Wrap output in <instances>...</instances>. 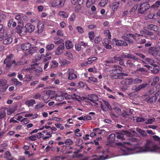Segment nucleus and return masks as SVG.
I'll return each mask as SVG.
<instances>
[{
    "label": "nucleus",
    "mask_w": 160,
    "mask_h": 160,
    "mask_svg": "<svg viewBox=\"0 0 160 160\" xmlns=\"http://www.w3.org/2000/svg\"><path fill=\"white\" fill-rule=\"evenodd\" d=\"M152 142L151 140H147L144 147L141 148L142 152H156L160 149V147L157 145H153Z\"/></svg>",
    "instance_id": "f257e3e1"
},
{
    "label": "nucleus",
    "mask_w": 160,
    "mask_h": 160,
    "mask_svg": "<svg viewBox=\"0 0 160 160\" xmlns=\"http://www.w3.org/2000/svg\"><path fill=\"white\" fill-rule=\"evenodd\" d=\"M13 56V54H10L7 56L3 62L4 64H6L5 68L6 69L8 70L10 69L12 65L15 63V60H12Z\"/></svg>",
    "instance_id": "f03ea898"
},
{
    "label": "nucleus",
    "mask_w": 160,
    "mask_h": 160,
    "mask_svg": "<svg viewBox=\"0 0 160 160\" xmlns=\"http://www.w3.org/2000/svg\"><path fill=\"white\" fill-rule=\"evenodd\" d=\"M116 145L118 146H121L122 147L121 150L122 151V153H123L124 155H128V153H129V152L131 150L130 148H127L125 146V145H130V143L128 142H124L123 143L120 142H117L116 143Z\"/></svg>",
    "instance_id": "7ed1b4c3"
},
{
    "label": "nucleus",
    "mask_w": 160,
    "mask_h": 160,
    "mask_svg": "<svg viewBox=\"0 0 160 160\" xmlns=\"http://www.w3.org/2000/svg\"><path fill=\"white\" fill-rule=\"evenodd\" d=\"M150 8L149 4L147 2L142 3L140 4L138 9V12L143 14L145 13Z\"/></svg>",
    "instance_id": "20e7f679"
},
{
    "label": "nucleus",
    "mask_w": 160,
    "mask_h": 160,
    "mask_svg": "<svg viewBox=\"0 0 160 160\" xmlns=\"http://www.w3.org/2000/svg\"><path fill=\"white\" fill-rule=\"evenodd\" d=\"M8 87L7 82L5 79H1L0 80V92H4L7 89Z\"/></svg>",
    "instance_id": "39448f33"
},
{
    "label": "nucleus",
    "mask_w": 160,
    "mask_h": 160,
    "mask_svg": "<svg viewBox=\"0 0 160 160\" xmlns=\"http://www.w3.org/2000/svg\"><path fill=\"white\" fill-rule=\"evenodd\" d=\"M86 101L87 100H89L91 102L94 103L96 105H97L98 104V102H96L98 100V97L96 94H89L88 96V97H86ZM97 107V106H96Z\"/></svg>",
    "instance_id": "423d86ee"
},
{
    "label": "nucleus",
    "mask_w": 160,
    "mask_h": 160,
    "mask_svg": "<svg viewBox=\"0 0 160 160\" xmlns=\"http://www.w3.org/2000/svg\"><path fill=\"white\" fill-rule=\"evenodd\" d=\"M16 31L22 36L26 35L27 33V30L25 27H22L20 25H18L17 27Z\"/></svg>",
    "instance_id": "0eeeda50"
},
{
    "label": "nucleus",
    "mask_w": 160,
    "mask_h": 160,
    "mask_svg": "<svg viewBox=\"0 0 160 160\" xmlns=\"http://www.w3.org/2000/svg\"><path fill=\"white\" fill-rule=\"evenodd\" d=\"M121 83L124 86L128 87V86L133 83L132 78H127L121 82Z\"/></svg>",
    "instance_id": "6e6552de"
},
{
    "label": "nucleus",
    "mask_w": 160,
    "mask_h": 160,
    "mask_svg": "<svg viewBox=\"0 0 160 160\" xmlns=\"http://www.w3.org/2000/svg\"><path fill=\"white\" fill-rule=\"evenodd\" d=\"M112 43L113 44L118 46H127L128 44L126 42L122 40H118L116 38L112 39Z\"/></svg>",
    "instance_id": "1a4fd4ad"
},
{
    "label": "nucleus",
    "mask_w": 160,
    "mask_h": 160,
    "mask_svg": "<svg viewBox=\"0 0 160 160\" xmlns=\"http://www.w3.org/2000/svg\"><path fill=\"white\" fill-rule=\"evenodd\" d=\"M25 27L27 30V32H28L29 33L32 32L35 29V26L30 23L26 24Z\"/></svg>",
    "instance_id": "9d476101"
},
{
    "label": "nucleus",
    "mask_w": 160,
    "mask_h": 160,
    "mask_svg": "<svg viewBox=\"0 0 160 160\" xmlns=\"http://www.w3.org/2000/svg\"><path fill=\"white\" fill-rule=\"evenodd\" d=\"M67 72L69 75L68 79L70 80H72L77 78V75L74 73V70L72 69H69Z\"/></svg>",
    "instance_id": "9b49d317"
},
{
    "label": "nucleus",
    "mask_w": 160,
    "mask_h": 160,
    "mask_svg": "<svg viewBox=\"0 0 160 160\" xmlns=\"http://www.w3.org/2000/svg\"><path fill=\"white\" fill-rule=\"evenodd\" d=\"M64 45V43H62L58 47L55 52L56 55H59L62 53L65 48Z\"/></svg>",
    "instance_id": "f8f14e48"
},
{
    "label": "nucleus",
    "mask_w": 160,
    "mask_h": 160,
    "mask_svg": "<svg viewBox=\"0 0 160 160\" xmlns=\"http://www.w3.org/2000/svg\"><path fill=\"white\" fill-rule=\"evenodd\" d=\"M148 85L147 83H142L137 86L133 87H132V89L135 92H137L139 91L142 89L145 88Z\"/></svg>",
    "instance_id": "ddd939ff"
},
{
    "label": "nucleus",
    "mask_w": 160,
    "mask_h": 160,
    "mask_svg": "<svg viewBox=\"0 0 160 160\" xmlns=\"http://www.w3.org/2000/svg\"><path fill=\"white\" fill-rule=\"evenodd\" d=\"M123 76H127V75L123 73H119V74L118 75H117L116 74L111 75L110 77L111 78L113 79H120L122 78H123Z\"/></svg>",
    "instance_id": "4468645a"
},
{
    "label": "nucleus",
    "mask_w": 160,
    "mask_h": 160,
    "mask_svg": "<svg viewBox=\"0 0 160 160\" xmlns=\"http://www.w3.org/2000/svg\"><path fill=\"white\" fill-rule=\"evenodd\" d=\"M98 104L101 106V108L103 110H104V109L103 108V105L106 106H107L108 108L109 109H110L112 108L108 102L105 101H102V102L99 101Z\"/></svg>",
    "instance_id": "2eb2a0df"
},
{
    "label": "nucleus",
    "mask_w": 160,
    "mask_h": 160,
    "mask_svg": "<svg viewBox=\"0 0 160 160\" xmlns=\"http://www.w3.org/2000/svg\"><path fill=\"white\" fill-rule=\"evenodd\" d=\"M117 111L118 112H117L118 113H121V116L124 117H126L127 116L129 115V114H132V111Z\"/></svg>",
    "instance_id": "dca6fc26"
},
{
    "label": "nucleus",
    "mask_w": 160,
    "mask_h": 160,
    "mask_svg": "<svg viewBox=\"0 0 160 160\" xmlns=\"http://www.w3.org/2000/svg\"><path fill=\"white\" fill-rule=\"evenodd\" d=\"M21 48L23 50H27L29 49L31 47V44L28 42L23 43L21 45Z\"/></svg>",
    "instance_id": "f3484780"
},
{
    "label": "nucleus",
    "mask_w": 160,
    "mask_h": 160,
    "mask_svg": "<svg viewBox=\"0 0 160 160\" xmlns=\"http://www.w3.org/2000/svg\"><path fill=\"white\" fill-rule=\"evenodd\" d=\"M109 41L107 38H104L103 42H102L103 45L107 49H111L112 48L111 46L109 44Z\"/></svg>",
    "instance_id": "a211bd4d"
},
{
    "label": "nucleus",
    "mask_w": 160,
    "mask_h": 160,
    "mask_svg": "<svg viewBox=\"0 0 160 160\" xmlns=\"http://www.w3.org/2000/svg\"><path fill=\"white\" fill-rule=\"evenodd\" d=\"M122 69H114L111 70L109 71V72L111 75L113 74H119L121 73L122 72Z\"/></svg>",
    "instance_id": "6ab92c4d"
},
{
    "label": "nucleus",
    "mask_w": 160,
    "mask_h": 160,
    "mask_svg": "<svg viewBox=\"0 0 160 160\" xmlns=\"http://www.w3.org/2000/svg\"><path fill=\"white\" fill-rule=\"evenodd\" d=\"M147 28L148 29L154 31H157V30H158L159 28L158 26L152 24H150L148 25Z\"/></svg>",
    "instance_id": "aec40b11"
},
{
    "label": "nucleus",
    "mask_w": 160,
    "mask_h": 160,
    "mask_svg": "<svg viewBox=\"0 0 160 160\" xmlns=\"http://www.w3.org/2000/svg\"><path fill=\"white\" fill-rule=\"evenodd\" d=\"M153 66V68L151 70V72L153 74H156L159 72L160 68L156 64H154Z\"/></svg>",
    "instance_id": "412c9836"
},
{
    "label": "nucleus",
    "mask_w": 160,
    "mask_h": 160,
    "mask_svg": "<svg viewBox=\"0 0 160 160\" xmlns=\"http://www.w3.org/2000/svg\"><path fill=\"white\" fill-rule=\"evenodd\" d=\"M73 95L75 97V99L78 101L80 102H87L86 101V97H81L80 96L75 95V94H74Z\"/></svg>",
    "instance_id": "4be33fe9"
},
{
    "label": "nucleus",
    "mask_w": 160,
    "mask_h": 160,
    "mask_svg": "<svg viewBox=\"0 0 160 160\" xmlns=\"http://www.w3.org/2000/svg\"><path fill=\"white\" fill-rule=\"evenodd\" d=\"M157 99V97L153 96L147 98L146 100L148 103H152L155 102Z\"/></svg>",
    "instance_id": "5701e85b"
},
{
    "label": "nucleus",
    "mask_w": 160,
    "mask_h": 160,
    "mask_svg": "<svg viewBox=\"0 0 160 160\" xmlns=\"http://www.w3.org/2000/svg\"><path fill=\"white\" fill-rule=\"evenodd\" d=\"M65 46L66 48L67 49H70L73 47L72 42L69 40H67L65 42Z\"/></svg>",
    "instance_id": "b1692460"
},
{
    "label": "nucleus",
    "mask_w": 160,
    "mask_h": 160,
    "mask_svg": "<svg viewBox=\"0 0 160 160\" xmlns=\"http://www.w3.org/2000/svg\"><path fill=\"white\" fill-rule=\"evenodd\" d=\"M11 82L15 86H22V83L18 81L16 78H13L11 80Z\"/></svg>",
    "instance_id": "393cba45"
},
{
    "label": "nucleus",
    "mask_w": 160,
    "mask_h": 160,
    "mask_svg": "<svg viewBox=\"0 0 160 160\" xmlns=\"http://www.w3.org/2000/svg\"><path fill=\"white\" fill-rule=\"evenodd\" d=\"M35 100L31 99L30 100H28L25 102V103L29 107H32L34 104H35Z\"/></svg>",
    "instance_id": "a878e982"
},
{
    "label": "nucleus",
    "mask_w": 160,
    "mask_h": 160,
    "mask_svg": "<svg viewBox=\"0 0 160 160\" xmlns=\"http://www.w3.org/2000/svg\"><path fill=\"white\" fill-rule=\"evenodd\" d=\"M12 41V38L11 37L6 38L4 39L3 43L4 44H8Z\"/></svg>",
    "instance_id": "bb28decb"
},
{
    "label": "nucleus",
    "mask_w": 160,
    "mask_h": 160,
    "mask_svg": "<svg viewBox=\"0 0 160 160\" xmlns=\"http://www.w3.org/2000/svg\"><path fill=\"white\" fill-rule=\"evenodd\" d=\"M67 94V93H64L62 94L61 95H56L55 99L57 101H61L62 100L64 99V97Z\"/></svg>",
    "instance_id": "cd10ccee"
},
{
    "label": "nucleus",
    "mask_w": 160,
    "mask_h": 160,
    "mask_svg": "<svg viewBox=\"0 0 160 160\" xmlns=\"http://www.w3.org/2000/svg\"><path fill=\"white\" fill-rule=\"evenodd\" d=\"M115 135L114 134L111 133L109 135V138H108V141L109 142V143H112L115 139Z\"/></svg>",
    "instance_id": "c85d7f7f"
},
{
    "label": "nucleus",
    "mask_w": 160,
    "mask_h": 160,
    "mask_svg": "<svg viewBox=\"0 0 160 160\" xmlns=\"http://www.w3.org/2000/svg\"><path fill=\"white\" fill-rule=\"evenodd\" d=\"M120 2H116L112 3V8L113 11H116L119 6Z\"/></svg>",
    "instance_id": "c756f323"
},
{
    "label": "nucleus",
    "mask_w": 160,
    "mask_h": 160,
    "mask_svg": "<svg viewBox=\"0 0 160 160\" xmlns=\"http://www.w3.org/2000/svg\"><path fill=\"white\" fill-rule=\"evenodd\" d=\"M44 25L43 24L39 23L38 26V33H41L43 31Z\"/></svg>",
    "instance_id": "7c9ffc66"
},
{
    "label": "nucleus",
    "mask_w": 160,
    "mask_h": 160,
    "mask_svg": "<svg viewBox=\"0 0 160 160\" xmlns=\"http://www.w3.org/2000/svg\"><path fill=\"white\" fill-rule=\"evenodd\" d=\"M58 15L59 16H62L63 18H67L68 16V15L67 13L62 11L59 12Z\"/></svg>",
    "instance_id": "2f4dec72"
},
{
    "label": "nucleus",
    "mask_w": 160,
    "mask_h": 160,
    "mask_svg": "<svg viewBox=\"0 0 160 160\" xmlns=\"http://www.w3.org/2000/svg\"><path fill=\"white\" fill-rule=\"evenodd\" d=\"M58 0H53L50 2V4L52 7H55L59 5V3H58Z\"/></svg>",
    "instance_id": "473e14b6"
},
{
    "label": "nucleus",
    "mask_w": 160,
    "mask_h": 160,
    "mask_svg": "<svg viewBox=\"0 0 160 160\" xmlns=\"http://www.w3.org/2000/svg\"><path fill=\"white\" fill-rule=\"evenodd\" d=\"M83 1L84 0H72L71 2L73 5H76L77 3L78 4L81 5Z\"/></svg>",
    "instance_id": "72a5a7b5"
},
{
    "label": "nucleus",
    "mask_w": 160,
    "mask_h": 160,
    "mask_svg": "<svg viewBox=\"0 0 160 160\" xmlns=\"http://www.w3.org/2000/svg\"><path fill=\"white\" fill-rule=\"evenodd\" d=\"M145 61L148 62L149 64L152 66L154 65L155 62L153 60L149 58H147L145 59Z\"/></svg>",
    "instance_id": "f704fd0d"
},
{
    "label": "nucleus",
    "mask_w": 160,
    "mask_h": 160,
    "mask_svg": "<svg viewBox=\"0 0 160 160\" xmlns=\"http://www.w3.org/2000/svg\"><path fill=\"white\" fill-rule=\"evenodd\" d=\"M95 2V0H87L86 3L87 7L88 8L90 7Z\"/></svg>",
    "instance_id": "c9c22d12"
},
{
    "label": "nucleus",
    "mask_w": 160,
    "mask_h": 160,
    "mask_svg": "<svg viewBox=\"0 0 160 160\" xmlns=\"http://www.w3.org/2000/svg\"><path fill=\"white\" fill-rule=\"evenodd\" d=\"M38 49V48L37 47H33L29 50L28 52L30 54H33L37 51Z\"/></svg>",
    "instance_id": "e433bc0d"
},
{
    "label": "nucleus",
    "mask_w": 160,
    "mask_h": 160,
    "mask_svg": "<svg viewBox=\"0 0 160 160\" xmlns=\"http://www.w3.org/2000/svg\"><path fill=\"white\" fill-rule=\"evenodd\" d=\"M59 63L61 64L62 66H64L68 65L70 63V62L67 60L63 59L60 60L59 62Z\"/></svg>",
    "instance_id": "4c0bfd02"
},
{
    "label": "nucleus",
    "mask_w": 160,
    "mask_h": 160,
    "mask_svg": "<svg viewBox=\"0 0 160 160\" xmlns=\"http://www.w3.org/2000/svg\"><path fill=\"white\" fill-rule=\"evenodd\" d=\"M137 69L136 70V71L137 72H145V70L144 68H143L142 67H141V64H138L137 65Z\"/></svg>",
    "instance_id": "58836bf2"
},
{
    "label": "nucleus",
    "mask_w": 160,
    "mask_h": 160,
    "mask_svg": "<svg viewBox=\"0 0 160 160\" xmlns=\"http://www.w3.org/2000/svg\"><path fill=\"white\" fill-rule=\"evenodd\" d=\"M108 2V0H101L99 5L101 7H104L107 4Z\"/></svg>",
    "instance_id": "ea45409f"
},
{
    "label": "nucleus",
    "mask_w": 160,
    "mask_h": 160,
    "mask_svg": "<svg viewBox=\"0 0 160 160\" xmlns=\"http://www.w3.org/2000/svg\"><path fill=\"white\" fill-rule=\"evenodd\" d=\"M136 42L138 44H143L146 42V40L145 39L138 38L136 40Z\"/></svg>",
    "instance_id": "a19ab883"
},
{
    "label": "nucleus",
    "mask_w": 160,
    "mask_h": 160,
    "mask_svg": "<svg viewBox=\"0 0 160 160\" xmlns=\"http://www.w3.org/2000/svg\"><path fill=\"white\" fill-rule=\"evenodd\" d=\"M134 61L132 60H128L127 62V63L129 67H132L134 66Z\"/></svg>",
    "instance_id": "79ce46f5"
},
{
    "label": "nucleus",
    "mask_w": 160,
    "mask_h": 160,
    "mask_svg": "<svg viewBox=\"0 0 160 160\" xmlns=\"http://www.w3.org/2000/svg\"><path fill=\"white\" fill-rule=\"evenodd\" d=\"M133 84H139L142 82V80L138 78L133 79L132 78Z\"/></svg>",
    "instance_id": "37998d69"
},
{
    "label": "nucleus",
    "mask_w": 160,
    "mask_h": 160,
    "mask_svg": "<svg viewBox=\"0 0 160 160\" xmlns=\"http://www.w3.org/2000/svg\"><path fill=\"white\" fill-rule=\"evenodd\" d=\"M104 34L106 37H108L110 39H111V35L109 30H105L104 32Z\"/></svg>",
    "instance_id": "c03bdc74"
},
{
    "label": "nucleus",
    "mask_w": 160,
    "mask_h": 160,
    "mask_svg": "<svg viewBox=\"0 0 160 160\" xmlns=\"http://www.w3.org/2000/svg\"><path fill=\"white\" fill-rule=\"evenodd\" d=\"M41 138L35 136V135H33L28 137V139L31 141H35L37 140V138Z\"/></svg>",
    "instance_id": "a18cd8bd"
},
{
    "label": "nucleus",
    "mask_w": 160,
    "mask_h": 160,
    "mask_svg": "<svg viewBox=\"0 0 160 160\" xmlns=\"http://www.w3.org/2000/svg\"><path fill=\"white\" fill-rule=\"evenodd\" d=\"M76 19V16L75 14L73 13L71 14L68 19V21L73 22Z\"/></svg>",
    "instance_id": "49530a36"
},
{
    "label": "nucleus",
    "mask_w": 160,
    "mask_h": 160,
    "mask_svg": "<svg viewBox=\"0 0 160 160\" xmlns=\"http://www.w3.org/2000/svg\"><path fill=\"white\" fill-rule=\"evenodd\" d=\"M93 131L95 132H92L97 134L98 135H100L102 134V130H101L99 128H95L93 129Z\"/></svg>",
    "instance_id": "de8ad7c7"
},
{
    "label": "nucleus",
    "mask_w": 160,
    "mask_h": 160,
    "mask_svg": "<svg viewBox=\"0 0 160 160\" xmlns=\"http://www.w3.org/2000/svg\"><path fill=\"white\" fill-rule=\"evenodd\" d=\"M113 59L115 61L116 60L119 61L122 60H123V59L122 58L121 55L120 56L118 55L115 56L113 57Z\"/></svg>",
    "instance_id": "09e8293b"
},
{
    "label": "nucleus",
    "mask_w": 160,
    "mask_h": 160,
    "mask_svg": "<svg viewBox=\"0 0 160 160\" xmlns=\"http://www.w3.org/2000/svg\"><path fill=\"white\" fill-rule=\"evenodd\" d=\"M159 78L158 77H156L154 78L153 80V82L151 83V85L154 86L156 85V83L159 82Z\"/></svg>",
    "instance_id": "8fccbe9b"
},
{
    "label": "nucleus",
    "mask_w": 160,
    "mask_h": 160,
    "mask_svg": "<svg viewBox=\"0 0 160 160\" xmlns=\"http://www.w3.org/2000/svg\"><path fill=\"white\" fill-rule=\"evenodd\" d=\"M64 142H65V144L66 145H71L73 144V142L70 139H66Z\"/></svg>",
    "instance_id": "3c124183"
},
{
    "label": "nucleus",
    "mask_w": 160,
    "mask_h": 160,
    "mask_svg": "<svg viewBox=\"0 0 160 160\" xmlns=\"http://www.w3.org/2000/svg\"><path fill=\"white\" fill-rule=\"evenodd\" d=\"M102 39V38L100 36L96 37L95 38L94 42L95 43L98 44L101 42Z\"/></svg>",
    "instance_id": "603ef678"
},
{
    "label": "nucleus",
    "mask_w": 160,
    "mask_h": 160,
    "mask_svg": "<svg viewBox=\"0 0 160 160\" xmlns=\"http://www.w3.org/2000/svg\"><path fill=\"white\" fill-rule=\"evenodd\" d=\"M127 58H132L134 60H137L138 59L136 57L129 53L127 54Z\"/></svg>",
    "instance_id": "864d4df0"
},
{
    "label": "nucleus",
    "mask_w": 160,
    "mask_h": 160,
    "mask_svg": "<svg viewBox=\"0 0 160 160\" xmlns=\"http://www.w3.org/2000/svg\"><path fill=\"white\" fill-rule=\"evenodd\" d=\"M65 55V56L68 58L69 59H71L73 58L72 54L70 52H67Z\"/></svg>",
    "instance_id": "5fc2aeb1"
},
{
    "label": "nucleus",
    "mask_w": 160,
    "mask_h": 160,
    "mask_svg": "<svg viewBox=\"0 0 160 160\" xmlns=\"http://www.w3.org/2000/svg\"><path fill=\"white\" fill-rule=\"evenodd\" d=\"M116 113H115L113 112H112L111 113V118H117L119 115V113H118V112H116Z\"/></svg>",
    "instance_id": "6e6d98bb"
},
{
    "label": "nucleus",
    "mask_w": 160,
    "mask_h": 160,
    "mask_svg": "<svg viewBox=\"0 0 160 160\" xmlns=\"http://www.w3.org/2000/svg\"><path fill=\"white\" fill-rule=\"evenodd\" d=\"M154 95L155 97H157V99L159 98L158 101L160 102V90H158Z\"/></svg>",
    "instance_id": "4d7b16f0"
},
{
    "label": "nucleus",
    "mask_w": 160,
    "mask_h": 160,
    "mask_svg": "<svg viewBox=\"0 0 160 160\" xmlns=\"http://www.w3.org/2000/svg\"><path fill=\"white\" fill-rule=\"evenodd\" d=\"M44 104L42 103H39L37 104L35 106V108L37 109H38L44 106Z\"/></svg>",
    "instance_id": "13d9d810"
},
{
    "label": "nucleus",
    "mask_w": 160,
    "mask_h": 160,
    "mask_svg": "<svg viewBox=\"0 0 160 160\" xmlns=\"http://www.w3.org/2000/svg\"><path fill=\"white\" fill-rule=\"evenodd\" d=\"M97 59L96 57H93L91 58H89L88 59V62L89 64H90L93 62V61L96 60Z\"/></svg>",
    "instance_id": "bf43d9fd"
},
{
    "label": "nucleus",
    "mask_w": 160,
    "mask_h": 160,
    "mask_svg": "<svg viewBox=\"0 0 160 160\" xmlns=\"http://www.w3.org/2000/svg\"><path fill=\"white\" fill-rule=\"evenodd\" d=\"M104 62H105L108 63H113L115 62V61L114 60L113 58H109L108 60H106Z\"/></svg>",
    "instance_id": "052dcab7"
},
{
    "label": "nucleus",
    "mask_w": 160,
    "mask_h": 160,
    "mask_svg": "<svg viewBox=\"0 0 160 160\" xmlns=\"http://www.w3.org/2000/svg\"><path fill=\"white\" fill-rule=\"evenodd\" d=\"M55 125V126L57 128H60V130H62L64 129L63 126H62V125L60 123H57L54 124Z\"/></svg>",
    "instance_id": "680f3d73"
},
{
    "label": "nucleus",
    "mask_w": 160,
    "mask_h": 160,
    "mask_svg": "<svg viewBox=\"0 0 160 160\" xmlns=\"http://www.w3.org/2000/svg\"><path fill=\"white\" fill-rule=\"evenodd\" d=\"M88 79L89 80L87 81L88 82H89L90 81L95 82H97V78L94 77H89L88 78Z\"/></svg>",
    "instance_id": "e2e57ef3"
},
{
    "label": "nucleus",
    "mask_w": 160,
    "mask_h": 160,
    "mask_svg": "<svg viewBox=\"0 0 160 160\" xmlns=\"http://www.w3.org/2000/svg\"><path fill=\"white\" fill-rule=\"evenodd\" d=\"M54 47V45L53 44H51L48 45L46 46V48L48 50H50L52 49Z\"/></svg>",
    "instance_id": "0e129e2a"
},
{
    "label": "nucleus",
    "mask_w": 160,
    "mask_h": 160,
    "mask_svg": "<svg viewBox=\"0 0 160 160\" xmlns=\"http://www.w3.org/2000/svg\"><path fill=\"white\" fill-rule=\"evenodd\" d=\"M89 38L90 40H92L94 38V32H93L88 33Z\"/></svg>",
    "instance_id": "69168bd1"
},
{
    "label": "nucleus",
    "mask_w": 160,
    "mask_h": 160,
    "mask_svg": "<svg viewBox=\"0 0 160 160\" xmlns=\"http://www.w3.org/2000/svg\"><path fill=\"white\" fill-rule=\"evenodd\" d=\"M76 28L79 33L81 34L84 32V30L81 27L78 26L76 27Z\"/></svg>",
    "instance_id": "338daca9"
},
{
    "label": "nucleus",
    "mask_w": 160,
    "mask_h": 160,
    "mask_svg": "<svg viewBox=\"0 0 160 160\" xmlns=\"http://www.w3.org/2000/svg\"><path fill=\"white\" fill-rule=\"evenodd\" d=\"M21 19L23 23H26L28 21V18L25 15L22 16Z\"/></svg>",
    "instance_id": "774afa93"
}]
</instances>
